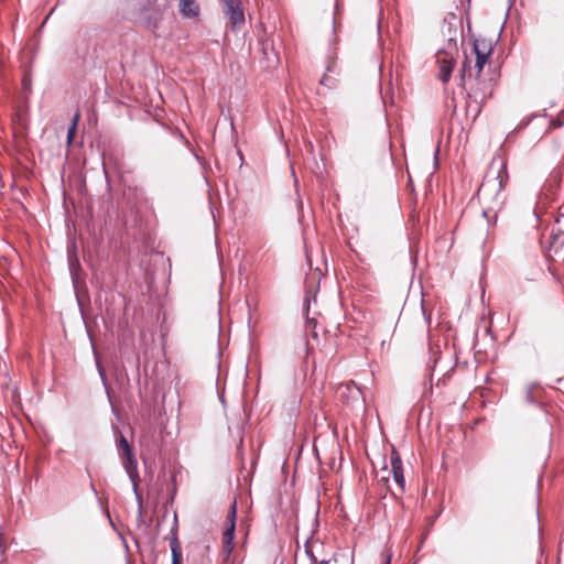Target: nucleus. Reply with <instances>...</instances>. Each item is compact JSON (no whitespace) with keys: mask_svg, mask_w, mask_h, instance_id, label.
<instances>
[{"mask_svg":"<svg viewBox=\"0 0 564 564\" xmlns=\"http://www.w3.org/2000/svg\"><path fill=\"white\" fill-rule=\"evenodd\" d=\"M473 52L476 55L474 66L466 56L460 70L463 88L467 93L466 115L471 116L473 121L480 115L488 98L492 96L495 83L491 77L482 75L484 66L491 54V46L485 40H475Z\"/></svg>","mask_w":564,"mask_h":564,"instance_id":"1","label":"nucleus"},{"mask_svg":"<svg viewBox=\"0 0 564 564\" xmlns=\"http://www.w3.org/2000/svg\"><path fill=\"white\" fill-rule=\"evenodd\" d=\"M508 181L507 161L501 156L494 158L477 191V197L482 207V216L489 224H496L498 216L505 208Z\"/></svg>","mask_w":564,"mask_h":564,"instance_id":"2","label":"nucleus"},{"mask_svg":"<svg viewBox=\"0 0 564 564\" xmlns=\"http://www.w3.org/2000/svg\"><path fill=\"white\" fill-rule=\"evenodd\" d=\"M237 520V501L234 500L229 507L226 517V528L223 532V553L225 558H229L234 551V539Z\"/></svg>","mask_w":564,"mask_h":564,"instance_id":"3","label":"nucleus"},{"mask_svg":"<svg viewBox=\"0 0 564 564\" xmlns=\"http://www.w3.org/2000/svg\"><path fill=\"white\" fill-rule=\"evenodd\" d=\"M224 13L229 19L231 28H240L245 24V13L240 0H221Z\"/></svg>","mask_w":564,"mask_h":564,"instance_id":"4","label":"nucleus"},{"mask_svg":"<svg viewBox=\"0 0 564 564\" xmlns=\"http://www.w3.org/2000/svg\"><path fill=\"white\" fill-rule=\"evenodd\" d=\"M122 463V466L129 476L133 488L137 489V481L139 479V471H138V462L135 459V456L133 454L132 446L130 448H127L124 451H121L118 453Z\"/></svg>","mask_w":564,"mask_h":564,"instance_id":"5","label":"nucleus"},{"mask_svg":"<svg viewBox=\"0 0 564 564\" xmlns=\"http://www.w3.org/2000/svg\"><path fill=\"white\" fill-rule=\"evenodd\" d=\"M436 57L440 66V79L447 83L454 69V58L444 51H438Z\"/></svg>","mask_w":564,"mask_h":564,"instance_id":"6","label":"nucleus"},{"mask_svg":"<svg viewBox=\"0 0 564 564\" xmlns=\"http://www.w3.org/2000/svg\"><path fill=\"white\" fill-rule=\"evenodd\" d=\"M390 464H391V473H392L395 484L400 487V489L402 491H404L405 479H404V475H403V465H402L401 457L395 448H392L391 456H390Z\"/></svg>","mask_w":564,"mask_h":564,"instance_id":"7","label":"nucleus"},{"mask_svg":"<svg viewBox=\"0 0 564 564\" xmlns=\"http://www.w3.org/2000/svg\"><path fill=\"white\" fill-rule=\"evenodd\" d=\"M180 12L187 18L199 15V6L195 0H180Z\"/></svg>","mask_w":564,"mask_h":564,"instance_id":"8","label":"nucleus"},{"mask_svg":"<svg viewBox=\"0 0 564 564\" xmlns=\"http://www.w3.org/2000/svg\"><path fill=\"white\" fill-rule=\"evenodd\" d=\"M170 547L172 552V564H182V550L176 535V531L173 532L172 539L170 541Z\"/></svg>","mask_w":564,"mask_h":564,"instance_id":"9","label":"nucleus"},{"mask_svg":"<svg viewBox=\"0 0 564 564\" xmlns=\"http://www.w3.org/2000/svg\"><path fill=\"white\" fill-rule=\"evenodd\" d=\"M338 392L341 397H351V398H356L357 394L360 393L359 389L357 388V386L354 382L340 384L338 387Z\"/></svg>","mask_w":564,"mask_h":564,"instance_id":"10","label":"nucleus"},{"mask_svg":"<svg viewBox=\"0 0 564 564\" xmlns=\"http://www.w3.org/2000/svg\"><path fill=\"white\" fill-rule=\"evenodd\" d=\"M325 73L335 75V76L339 75L340 72H339V66L337 63V56L335 53L330 54L327 57Z\"/></svg>","mask_w":564,"mask_h":564,"instance_id":"11","label":"nucleus"},{"mask_svg":"<svg viewBox=\"0 0 564 564\" xmlns=\"http://www.w3.org/2000/svg\"><path fill=\"white\" fill-rule=\"evenodd\" d=\"M115 435H116V446H117V451L118 453H120L121 451H124L127 448H130L131 445L129 444L128 440L126 438V436L119 431L118 427H115Z\"/></svg>","mask_w":564,"mask_h":564,"instance_id":"12","label":"nucleus"},{"mask_svg":"<svg viewBox=\"0 0 564 564\" xmlns=\"http://www.w3.org/2000/svg\"><path fill=\"white\" fill-rule=\"evenodd\" d=\"M79 119H80V113L76 112L73 117L72 124L67 131V144L68 145L73 142V140L75 138L76 130H77V123H78Z\"/></svg>","mask_w":564,"mask_h":564,"instance_id":"13","label":"nucleus"},{"mask_svg":"<svg viewBox=\"0 0 564 564\" xmlns=\"http://www.w3.org/2000/svg\"><path fill=\"white\" fill-rule=\"evenodd\" d=\"M319 84L327 88H335L337 85V76L324 73L319 79Z\"/></svg>","mask_w":564,"mask_h":564,"instance_id":"14","label":"nucleus"},{"mask_svg":"<svg viewBox=\"0 0 564 564\" xmlns=\"http://www.w3.org/2000/svg\"><path fill=\"white\" fill-rule=\"evenodd\" d=\"M305 551H306V553H307V555H308V557H310V560H311L312 564H329V562H330V560H327V558L318 560V558L314 555V553H313V551H312V547H311V546H308V545H306Z\"/></svg>","mask_w":564,"mask_h":564,"instance_id":"15","label":"nucleus"},{"mask_svg":"<svg viewBox=\"0 0 564 564\" xmlns=\"http://www.w3.org/2000/svg\"><path fill=\"white\" fill-rule=\"evenodd\" d=\"M382 564H390L392 554L388 549H384L380 554Z\"/></svg>","mask_w":564,"mask_h":564,"instance_id":"16","label":"nucleus"},{"mask_svg":"<svg viewBox=\"0 0 564 564\" xmlns=\"http://www.w3.org/2000/svg\"><path fill=\"white\" fill-rule=\"evenodd\" d=\"M97 368H98V371H99V375L102 379V382L106 383V377H105V371L104 369L101 368L100 364L97 361Z\"/></svg>","mask_w":564,"mask_h":564,"instance_id":"17","label":"nucleus"},{"mask_svg":"<svg viewBox=\"0 0 564 564\" xmlns=\"http://www.w3.org/2000/svg\"><path fill=\"white\" fill-rule=\"evenodd\" d=\"M307 326H308V327H312V328H315V326H316V321H315V319H310V318H308V319H307Z\"/></svg>","mask_w":564,"mask_h":564,"instance_id":"18","label":"nucleus"},{"mask_svg":"<svg viewBox=\"0 0 564 564\" xmlns=\"http://www.w3.org/2000/svg\"><path fill=\"white\" fill-rule=\"evenodd\" d=\"M561 124H562V123H561V122H558V121H554V120L552 121V126H554V127H560Z\"/></svg>","mask_w":564,"mask_h":564,"instance_id":"19","label":"nucleus"},{"mask_svg":"<svg viewBox=\"0 0 564 564\" xmlns=\"http://www.w3.org/2000/svg\"><path fill=\"white\" fill-rule=\"evenodd\" d=\"M23 85H24V87H26V85H28L26 78L23 79Z\"/></svg>","mask_w":564,"mask_h":564,"instance_id":"20","label":"nucleus"},{"mask_svg":"<svg viewBox=\"0 0 564 564\" xmlns=\"http://www.w3.org/2000/svg\"><path fill=\"white\" fill-rule=\"evenodd\" d=\"M560 238H562V239L564 240V235H563V236H560ZM556 239H558V237H557Z\"/></svg>","mask_w":564,"mask_h":564,"instance_id":"21","label":"nucleus"}]
</instances>
